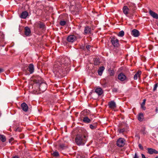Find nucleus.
I'll return each instance as SVG.
<instances>
[{
    "label": "nucleus",
    "instance_id": "nucleus-1",
    "mask_svg": "<svg viewBox=\"0 0 158 158\" xmlns=\"http://www.w3.org/2000/svg\"><path fill=\"white\" fill-rule=\"evenodd\" d=\"M70 63V59L68 57L59 59L54 65L53 70L54 73L56 75H58L59 73H60L62 67L69 64Z\"/></svg>",
    "mask_w": 158,
    "mask_h": 158
},
{
    "label": "nucleus",
    "instance_id": "nucleus-2",
    "mask_svg": "<svg viewBox=\"0 0 158 158\" xmlns=\"http://www.w3.org/2000/svg\"><path fill=\"white\" fill-rule=\"evenodd\" d=\"M87 139V136L86 135H83L80 134L78 135L75 139L76 143L78 145H84Z\"/></svg>",
    "mask_w": 158,
    "mask_h": 158
},
{
    "label": "nucleus",
    "instance_id": "nucleus-3",
    "mask_svg": "<svg viewBox=\"0 0 158 158\" xmlns=\"http://www.w3.org/2000/svg\"><path fill=\"white\" fill-rule=\"evenodd\" d=\"M125 140L123 138H120L117 141L116 144L119 147H123L125 144Z\"/></svg>",
    "mask_w": 158,
    "mask_h": 158
},
{
    "label": "nucleus",
    "instance_id": "nucleus-4",
    "mask_svg": "<svg viewBox=\"0 0 158 158\" xmlns=\"http://www.w3.org/2000/svg\"><path fill=\"white\" fill-rule=\"evenodd\" d=\"M112 44L115 47H117L119 45V40L115 37H113L111 40Z\"/></svg>",
    "mask_w": 158,
    "mask_h": 158
},
{
    "label": "nucleus",
    "instance_id": "nucleus-5",
    "mask_svg": "<svg viewBox=\"0 0 158 158\" xmlns=\"http://www.w3.org/2000/svg\"><path fill=\"white\" fill-rule=\"evenodd\" d=\"M67 40L69 42L73 43L77 40V37L74 35H70L67 37Z\"/></svg>",
    "mask_w": 158,
    "mask_h": 158
},
{
    "label": "nucleus",
    "instance_id": "nucleus-6",
    "mask_svg": "<svg viewBox=\"0 0 158 158\" xmlns=\"http://www.w3.org/2000/svg\"><path fill=\"white\" fill-rule=\"evenodd\" d=\"M47 88V85L44 82H42L39 85V89L40 90L44 92V91Z\"/></svg>",
    "mask_w": 158,
    "mask_h": 158
},
{
    "label": "nucleus",
    "instance_id": "nucleus-7",
    "mask_svg": "<svg viewBox=\"0 0 158 158\" xmlns=\"http://www.w3.org/2000/svg\"><path fill=\"white\" fill-rule=\"evenodd\" d=\"M130 10L129 7H128L127 6H124L123 7V12L126 16H128V15L129 13H131V12L130 13Z\"/></svg>",
    "mask_w": 158,
    "mask_h": 158
},
{
    "label": "nucleus",
    "instance_id": "nucleus-8",
    "mask_svg": "<svg viewBox=\"0 0 158 158\" xmlns=\"http://www.w3.org/2000/svg\"><path fill=\"white\" fill-rule=\"evenodd\" d=\"M108 105L109 107L112 109H114L116 107V103L114 101L109 102Z\"/></svg>",
    "mask_w": 158,
    "mask_h": 158
},
{
    "label": "nucleus",
    "instance_id": "nucleus-9",
    "mask_svg": "<svg viewBox=\"0 0 158 158\" xmlns=\"http://www.w3.org/2000/svg\"><path fill=\"white\" fill-rule=\"evenodd\" d=\"M24 33L27 36H29L31 34V31L30 28L28 27L25 28Z\"/></svg>",
    "mask_w": 158,
    "mask_h": 158
},
{
    "label": "nucleus",
    "instance_id": "nucleus-10",
    "mask_svg": "<svg viewBox=\"0 0 158 158\" xmlns=\"http://www.w3.org/2000/svg\"><path fill=\"white\" fill-rule=\"evenodd\" d=\"M148 153L150 154H158V151L152 148H148Z\"/></svg>",
    "mask_w": 158,
    "mask_h": 158
},
{
    "label": "nucleus",
    "instance_id": "nucleus-11",
    "mask_svg": "<svg viewBox=\"0 0 158 158\" xmlns=\"http://www.w3.org/2000/svg\"><path fill=\"white\" fill-rule=\"evenodd\" d=\"M21 107L23 110L24 112H27L28 110L27 105L25 102H23L21 105Z\"/></svg>",
    "mask_w": 158,
    "mask_h": 158
},
{
    "label": "nucleus",
    "instance_id": "nucleus-12",
    "mask_svg": "<svg viewBox=\"0 0 158 158\" xmlns=\"http://www.w3.org/2000/svg\"><path fill=\"white\" fill-rule=\"evenodd\" d=\"M118 78L121 81H123L125 80L126 79V77L125 75L123 73H120L118 75Z\"/></svg>",
    "mask_w": 158,
    "mask_h": 158
},
{
    "label": "nucleus",
    "instance_id": "nucleus-13",
    "mask_svg": "<svg viewBox=\"0 0 158 158\" xmlns=\"http://www.w3.org/2000/svg\"><path fill=\"white\" fill-rule=\"evenodd\" d=\"M132 35L134 37H138L139 35V31L136 29H134L132 31Z\"/></svg>",
    "mask_w": 158,
    "mask_h": 158
},
{
    "label": "nucleus",
    "instance_id": "nucleus-14",
    "mask_svg": "<svg viewBox=\"0 0 158 158\" xmlns=\"http://www.w3.org/2000/svg\"><path fill=\"white\" fill-rule=\"evenodd\" d=\"M129 7L130 9L131 13H134V10L135 8V4L134 3H131L129 5Z\"/></svg>",
    "mask_w": 158,
    "mask_h": 158
},
{
    "label": "nucleus",
    "instance_id": "nucleus-15",
    "mask_svg": "<svg viewBox=\"0 0 158 158\" xmlns=\"http://www.w3.org/2000/svg\"><path fill=\"white\" fill-rule=\"evenodd\" d=\"M150 15L152 16L153 18L158 19V14L155 12L150 10L149 12Z\"/></svg>",
    "mask_w": 158,
    "mask_h": 158
},
{
    "label": "nucleus",
    "instance_id": "nucleus-16",
    "mask_svg": "<svg viewBox=\"0 0 158 158\" xmlns=\"http://www.w3.org/2000/svg\"><path fill=\"white\" fill-rule=\"evenodd\" d=\"M28 15L27 11H24L22 12L20 15V17L22 19H25Z\"/></svg>",
    "mask_w": 158,
    "mask_h": 158
},
{
    "label": "nucleus",
    "instance_id": "nucleus-17",
    "mask_svg": "<svg viewBox=\"0 0 158 158\" xmlns=\"http://www.w3.org/2000/svg\"><path fill=\"white\" fill-rule=\"evenodd\" d=\"M95 92L96 93L98 96L101 95L102 94V90L100 88H97L95 90Z\"/></svg>",
    "mask_w": 158,
    "mask_h": 158
},
{
    "label": "nucleus",
    "instance_id": "nucleus-18",
    "mask_svg": "<svg viewBox=\"0 0 158 158\" xmlns=\"http://www.w3.org/2000/svg\"><path fill=\"white\" fill-rule=\"evenodd\" d=\"M28 71L30 73H32L34 71V67L33 64H29L28 67Z\"/></svg>",
    "mask_w": 158,
    "mask_h": 158
},
{
    "label": "nucleus",
    "instance_id": "nucleus-19",
    "mask_svg": "<svg viewBox=\"0 0 158 158\" xmlns=\"http://www.w3.org/2000/svg\"><path fill=\"white\" fill-rule=\"evenodd\" d=\"M104 69L105 68L103 66L99 68L98 71V74L100 76H101Z\"/></svg>",
    "mask_w": 158,
    "mask_h": 158
},
{
    "label": "nucleus",
    "instance_id": "nucleus-20",
    "mask_svg": "<svg viewBox=\"0 0 158 158\" xmlns=\"http://www.w3.org/2000/svg\"><path fill=\"white\" fill-rule=\"evenodd\" d=\"M91 31V28L89 26L86 27H85L84 32L85 34H87L89 33Z\"/></svg>",
    "mask_w": 158,
    "mask_h": 158
},
{
    "label": "nucleus",
    "instance_id": "nucleus-21",
    "mask_svg": "<svg viewBox=\"0 0 158 158\" xmlns=\"http://www.w3.org/2000/svg\"><path fill=\"white\" fill-rule=\"evenodd\" d=\"M141 74V72L140 71H138L136 73L135 75L134 79V80H137L138 77H139Z\"/></svg>",
    "mask_w": 158,
    "mask_h": 158
},
{
    "label": "nucleus",
    "instance_id": "nucleus-22",
    "mask_svg": "<svg viewBox=\"0 0 158 158\" xmlns=\"http://www.w3.org/2000/svg\"><path fill=\"white\" fill-rule=\"evenodd\" d=\"M143 114L141 113L139 114L138 117V120L140 121H142L143 119Z\"/></svg>",
    "mask_w": 158,
    "mask_h": 158
},
{
    "label": "nucleus",
    "instance_id": "nucleus-23",
    "mask_svg": "<svg viewBox=\"0 0 158 158\" xmlns=\"http://www.w3.org/2000/svg\"><path fill=\"white\" fill-rule=\"evenodd\" d=\"M6 140V137L3 135H0V141L2 142H5Z\"/></svg>",
    "mask_w": 158,
    "mask_h": 158
},
{
    "label": "nucleus",
    "instance_id": "nucleus-24",
    "mask_svg": "<svg viewBox=\"0 0 158 158\" xmlns=\"http://www.w3.org/2000/svg\"><path fill=\"white\" fill-rule=\"evenodd\" d=\"M51 154L54 157H57L59 156V154L58 152L57 151H53V152L51 153Z\"/></svg>",
    "mask_w": 158,
    "mask_h": 158
},
{
    "label": "nucleus",
    "instance_id": "nucleus-25",
    "mask_svg": "<svg viewBox=\"0 0 158 158\" xmlns=\"http://www.w3.org/2000/svg\"><path fill=\"white\" fill-rule=\"evenodd\" d=\"M83 121L85 123H89L90 122L91 120L88 117H85L84 118Z\"/></svg>",
    "mask_w": 158,
    "mask_h": 158
},
{
    "label": "nucleus",
    "instance_id": "nucleus-26",
    "mask_svg": "<svg viewBox=\"0 0 158 158\" xmlns=\"http://www.w3.org/2000/svg\"><path fill=\"white\" fill-rule=\"evenodd\" d=\"M99 60L98 58H96L94 60V64L95 65H98L99 64Z\"/></svg>",
    "mask_w": 158,
    "mask_h": 158
},
{
    "label": "nucleus",
    "instance_id": "nucleus-27",
    "mask_svg": "<svg viewBox=\"0 0 158 158\" xmlns=\"http://www.w3.org/2000/svg\"><path fill=\"white\" fill-rule=\"evenodd\" d=\"M124 31H121L119 32L118 34V36L120 37H123L124 36Z\"/></svg>",
    "mask_w": 158,
    "mask_h": 158
},
{
    "label": "nucleus",
    "instance_id": "nucleus-28",
    "mask_svg": "<svg viewBox=\"0 0 158 158\" xmlns=\"http://www.w3.org/2000/svg\"><path fill=\"white\" fill-rule=\"evenodd\" d=\"M59 147L61 149H64L66 148V147L65 146V145L64 144H60L59 145Z\"/></svg>",
    "mask_w": 158,
    "mask_h": 158
},
{
    "label": "nucleus",
    "instance_id": "nucleus-29",
    "mask_svg": "<svg viewBox=\"0 0 158 158\" xmlns=\"http://www.w3.org/2000/svg\"><path fill=\"white\" fill-rule=\"evenodd\" d=\"M66 23V22L64 21H61L60 22V24L61 26H64Z\"/></svg>",
    "mask_w": 158,
    "mask_h": 158
},
{
    "label": "nucleus",
    "instance_id": "nucleus-30",
    "mask_svg": "<svg viewBox=\"0 0 158 158\" xmlns=\"http://www.w3.org/2000/svg\"><path fill=\"white\" fill-rule=\"evenodd\" d=\"M158 87V84L157 83L155 84L154 85V88L153 89V90L155 91L156 90V89Z\"/></svg>",
    "mask_w": 158,
    "mask_h": 158
},
{
    "label": "nucleus",
    "instance_id": "nucleus-31",
    "mask_svg": "<svg viewBox=\"0 0 158 158\" xmlns=\"http://www.w3.org/2000/svg\"><path fill=\"white\" fill-rule=\"evenodd\" d=\"M44 23H41L40 24V28H44Z\"/></svg>",
    "mask_w": 158,
    "mask_h": 158
},
{
    "label": "nucleus",
    "instance_id": "nucleus-32",
    "mask_svg": "<svg viewBox=\"0 0 158 158\" xmlns=\"http://www.w3.org/2000/svg\"><path fill=\"white\" fill-rule=\"evenodd\" d=\"M119 133H123L124 131L125 130L124 129H120L118 130Z\"/></svg>",
    "mask_w": 158,
    "mask_h": 158
},
{
    "label": "nucleus",
    "instance_id": "nucleus-33",
    "mask_svg": "<svg viewBox=\"0 0 158 158\" xmlns=\"http://www.w3.org/2000/svg\"><path fill=\"white\" fill-rule=\"evenodd\" d=\"M91 47V46L90 45H88L86 46V48L89 51L90 50L89 49Z\"/></svg>",
    "mask_w": 158,
    "mask_h": 158
},
{
    "label": "nucleus",
    "instance_id": "nucleus-34",
    "mask_svg": "<svg viewBox=\"0 0 158 158\" xmlns=\"http://www.w3.org/2000/svg\"><path fill=\"white\" fill-rule=\"evenodd\" d=\"M90 127L91 129H95V127L93 125H91V124L90 125Z\"/></svg>",
    "mask_w": 158,
    "mask_h": 158
},
{
    "label": "nucleus",
    "instance_id": "nucleus-35",
    "mask_svg": "<svg viewBox=\"0 0 158 158\" xmlns=\"http://www.w3.org/2000/svg\"><path fill=\"white\" fill-rule=\"evenodd\" d=\"M112 91L113 92H116L118 91V89L116 88H114L113 89Z\"/></svg>",
    "mask_w": 158,
    "mask_h": 158
},
{
    "label": "nucleus",
    "instance_id": "nucleus-36",
    "mask_svg": "<svg viewBox=\"0 0 158 158\" xmlns=\"http://www.w3.org/2000/svg\"><path fill=\"white\" fill-rule=\"evenodd\" d=\"M139 148L141 149H143V147L141 145V144H139Z\"/></svg>",
    "mask_w": 158,
    "mask_h": 158
},
{
    "label": "nucleus",
    "instance_id": "nucleus-37",
    "mask_svg": "<svg viewBox=\"0 0 158 158\" xmlns=\"http://www.w3.org/2000/svg\"><path fill=\"white\" fill-rule=\"evenodd\" d=\"M143 105H141V108L143 109V110H145L146 109V108L145 107L143 106Z\"/></svg>",
    "mask_w": 158,
    "mask_h": 158
},
{
    "label": "nucleus",
    "instance_id": "nucleus-38",
    "mask_svg": "<svg viewBox=\"0 0 158 158\" xmlns=\"http://www.w3.org/2000/svg\"><path fill=\"white\" fill-rule=\"evenodd\" d=\"M138 157L137 155V153H135L134 157V158H138Z\"/></svg>",
    "mask_w": 158,
    "mask_h": 158
},
{
    "label": "nucleus",
    "instance_id": "nucleus-39",
    "mask_svg": "<svg viewBox=\"0 0 158 158\" xmlns=\"http://www.w3.org/2000/svg\"><path fill=\"white\" fill-rule=\"evenodd\" d=\"M16 131H19V132H20V131H21V130L20 129H19V128H17V129H16Z\"/></svg>",
    "mask_w": 158,
    "mask_h": 158
},
{
    "label": "nucleus",
    "instance_id": "nucleus-40",
    "mask_svg": "<svg viewBox=\"0 0 158 158\" xmlns=\"http://www.w3.org/2000/svg\"><path fill=\"white\" fill-rule=\"evenodd\" d=\"M146 99H144L143 100V102H142V105H144L145 103Z\"/></svg>",
    "mask_w": 158,
    "mask_h": 158
},
{
    "label": "nucleus",
    "instance_id": "nucleus-41",
    "mask_svg": "<svg viewBox=\"0 0 158 158\" xmlns=\"http://www.w3.org/2000/svg\"><path fill=\"white\" fill-rule=\"evenodd\" d=\"M13 139L12 138H11L10 139H9V142L10 143L11 141H13Z\"/></svg>",
    "mask_w": 158,
    "mask_h": 158
},
{
    "label": "nucleus",
    "instance_id": "nucleus-42",
    "mask_svg": "<svg viewBox=\"0 0 158 158\" xmlns=\"http://www.w3.org/2000/svg\"><path fill=\"white\" fill-rule=\"evenodd\" d=\"M12 158H20V157H19L17 156H15L14 157H13Z\"/></svg>",
    "mask_w": 158,
    "mask_h": 158
},
{
    "label": "nucleus",
    "instance_id": "nucleus-43",
    "mask_svg": "<svg viewBox=\"0 0 158 158\" xmlns=\"http://www.w3.org/2000/svg\"><path fill=\"white\" fill-rule=\"evenodd\" d=\"M141 156L142 158H146L144 154H142Z\"/></svg>",
    "mask_w": 158,
    "mask_h": 158
},
{
    "label": "nucleus",
    "instance_id": "nucleus-44",
    "mask_svg": "<svg viewBox=\"0 0 158 158\" xmlns=\"http://www.w3.org/2000/svg\"><path fill=\"white\" fill-rule=\"evenodd\" d=\"M3 70L2 69H0V72H3Z\"/></svg>",
    "mask_w": 158,
    "mask_h": 158
},
{
    "label": "nucleus",
    "instance_id": "nucleus-45",
    "mask_svg": "<svg viewBox=\"0 0 158 158\" xmlns=\"http://www.w3.org/2000/svg\"><path fill=\"white\" fill-rule=\"evenodd\" d=\"M156 112H157V108L156 109Z\"/></svg>",
    "mask_w": 158,
    "mask_h": 158
},
{
    "label": "nucleus",
    "instance_id": "nucleus-46",
    "mask_svg": "<svg viewBox=\"0 0 158 158\" xmlns=\"http://www.w3.org/2000/svg\"><path fill=\"white\" fill-rule=\"evenodd\" d=\"M155 158H158V156L156 157Z\"/></svg>",
    "mask_w": 158,
    "mask_h": 158
},
{
    "label": "nucleus",
    "instance_id": "nucleus-47",
    "mask_svg": "<svg viewBox=\"0 0 158 158\" xmlns=\"http://www.w3.org/2000/svg\"><path fill=\"white\" fill-rule=\"evenodd\" d=\"M94 158H98V157H94Z\"/></svg>",
    "mask_w": 158,
    "mask_h": 158
}]
</instances>
